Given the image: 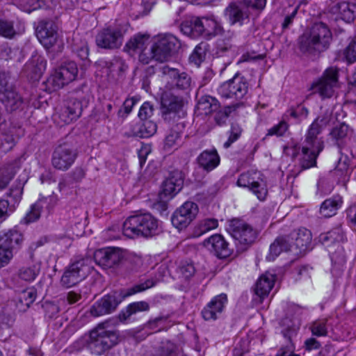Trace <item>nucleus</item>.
<instances>
[{
  "mask_svg": "<svg viewBox=\"0 0 356 356\" xmlns=\"http://www.w3.org/2000/svg\"><path fill=\"white\" fill-rule=\"evenodd\" d=\"M328 122L327 117L319 116L310 125L302 147L300 165L303 169L316 165L317 156L323 149V142L318 135Z\"/></svg>",
  "mask_w": 356,
  "mask_h": 356,
  "instance_id": "f257e3e1",
  "label": "nucleus"
},
{
  "mask_svg": "<svg viewBox=\"0 0 356 356\" xmlns=\"http://www.w3.org/2000/svg\"><path fill=\"white\" fill-rule=\"evenodd\" d=\"M120 341L118 330L107 322L99 323L88 333V346L94 354L100 355L116 346Z\"/></svg>",
  "mask_w": 356,
  "mask_h": 356,
  "instance_id": "f03ea898",
  "label": "nucleus"
},
{
  "mask_svg": "<svg viewBox=\"0 0 356 356\" xmlns=\"http://www.w3.org/2000/svg\"><path fill=\"white\" fill-rule=\"evenodd\" d=\"M158 227V220L151 213H140L131 216L125 220L123 233L129 238H148L157 233Z\"/></svg>",
  "mask_w": 356,
  "mask_h": 356,
  "instance_id": "7ed1b4c3",
  "label": "nucleus"
},
{
  "mask_svg": "<svg viewBox=\"0 0 356 356\" xmlns=\"http://www.w3.org/2000/svg\"><path fill=\"white\" fill-rule=\"evenodd\" d=\"M332 35L328 26L321 22L312 26L309 33L300 38V47L303 51L327 49L332 41Z\"/></svg>",
  "mask_w": 356,
  "mask_h": 356,
  "instance_id": "20e7f679",
  "label": "nucleus"
},
{
  "mask_svg": "<svg viewBox=\"0 0 356 356\" xmlns=\"http://www.w3.org/2000/svg\"><path fill=\"white\" fill-rule=\"evenodd\" d=\"M181 29L193 37L203 35L209 38L222 33V28L213 15L193 17L181 24Z\"/></svg>",
  "mask_w": 356,
  "mask_h": 356,
  "instance_id": "39448f33",
  "label": "nucleus"
},
{
  "mask_svg": "<svg viewBox=\"0 0 356 356\" xmlns=\"http://www.w3.org/2000/svg\"><path fill=\"white\" fill-rule=\"evenodd\" d=\"M79 69L73 61L63 63L55 68L45 81L46 90L49 92L58 91L77 78Z\"/></svg>",
  "mask_w": 356,
  "mask_h": 356,
  "instance_id": "423d86ee",
  "label": "nucleus"
},
{
  "mask_svg": "<svg viewBox=\"0 0 356 356\" xmlns=\"http://www.w3.org/2000/svg\"><path fill=\"white\" fill-rule=\"evenodd\" d=\"M125 50L131 54H137L139 60L148 64L154 59L152 44L150 45L149 34L138 33L131 37L124 47Z\"/></svg>",
  "mask_w": 356,
  "mask_h": 356,
  "instance_id": "0eeeda50",
  "label": "nucleus"
},
{
  "mask_svg": "<svg viewBox=\"0 0 356 356\" xmlns=\"http://www.w3.org/2000/svg\"><path fill=\"white\" fill-rule=\"evenodd\" d=\"M81 112V103L76 99H69L56 108L53 120L56 124L63 127L78 120Z\"/></svg>",
  "mask_w": 356,
  "mask_h": 356,
  "instance_id": "6e6552de",
  "label": "nucleus"
},
{
  "mask_svg": "<svg viewBox=\"0 0 356 356\" xmlns=\"http://www.w3.org/2000/svg\"><path fill=\"white\" fill-rule=\"evenodd\" d=\"M338 68L329 67L319 79L312 83L311 90L313 93H318L322 98L330 97L334 94V88L338 87Z\"/></svg>",
  "mask_w": 356,
  "mask_h": 356,
  "instance_id": "1a4fd4ad",
  "label": "nucleus"
},
{
  "mask_svg": "<svg viewBox=\"0 0 356 356\" xmlns=\"http://www.w3.org/2000/svg\"><path fill=\"white\" fill-rule=\"evenodd\" d=\"M179 47L178 39L171 34L159 35L154 38L152 51L154 59L159 62L168 60L171 53Z\"/></svg>",
  "mask_w": 356,
  "mask_h": 356,
  "instance_id": "9d476101",
  "label": "nucleus"
},
{
  "mask_svg": "<svg viewBox=\"0 0 356 356\" xmlns=\"http://www.w3.org/2000/svg\"><path fill=\"white\" fill-rule=\"evenodd\" d=\"M248 83L245 77L236 74L232 79L223 82L218 88L223 98L242 99L248 92Z\"/></svg>",
  "mask_w": 356,
  "mask_h": 356,
  "instance_id": "9b49d317",
  "label": "nucleus"
},
{
  "mask_svg": "<svg viewBox=\"0 0 356 356\" xmlns=\"http://www.w3.org/2000/svg\"><path fill=\"white\" fill-rule=\"evenodd\" d=\"M88 259H79L70 264L64 272L60 282L63 286L71 287L83 280L88 275L90 267Z\"/></svg>",
  "mask_w": 356,
  "mask_h": 356,
  "instance_id": "f8f14e48",
  "label": "nucleus"
},
{
  "mask_svg": "<svg viewBox=\"0 0 356 356\" xmlns=\"http://www.w3.org/2000/svg\"><path fill=\"white\" fill-rule=\"evenodd\" d=\"M0 101L10 111L21 108L24 104L22 97L9 84L3 75H0Z\"/></svg>",
  "mask_w": 356,
  "mask_h": 356,
  "instance_id": "ddd939ff",
  "label": "nucleus"
},
{
  "mask_svg": "<svg viewBox=\"0 0 356 356\" xmlns=\"http://www.w3.org/2000/svg\"><path fill=\"white\" fill-rule=\"evenodd\" d=\"M161 113L165 120L170 119L179 114L184 105L181 97L165 88L161 97Z\"/></svg>",
  "mask_w": 356,
  "mask_h": 356,
  "instance_id": "4468645a",
  "label": "nucleus"
},
{
  "mask_svg": "<svg viewBox=\"0 0 356 356\" xmlns=\"http://www.w3.org/2000/svg\"><path fill=\"white\" fill-rule=\"evenodd\" d=\"M58 26L52 21H41L36 28L40 42L46 49H50L60 41Z\"/></svg>",
  "mask_w": 356,
  "mask_h": 356,
  "instance_id": "2eb2a0df",
  "label": "nucleus"
},
{
  "mask_svg": "<svg viewBox=\"0 0 356 356\" xmlns=\"http://www.w3.org/2000/svg\"><path fill=\"white\" fill-rule=\"evenodd\" d=\"M77 156L76 150L70 145H59L54 152L51 163L59 170H67L75 161Z\"/></svg>",
  "mask_w": 356,
  "mask_h": 356,
  "instance_id": "dca6fc26",
  "label": "nucleus"
},
{
  "mask_svg": "<svg viewBox=\"0 0 356 356\" xmlns=\"http://www.w3.org/2000/svg\"><path fill=\"white\" fill-rule=\"evenodd\" d=\"M198 207L193 202H184L173 214L172 225L179 229L186 228L196 218Z\"/></svg>",
  "mask_w": 356,
  "mask_h": 356,
  "instance_id": "f3484780",
  "label": "nucleus"
},
{
  "mask_svg": "<svg viewBox=\"0 0 356 356\" xmlns=\"http://www.w3.org/2000/svg\"><path fill=\"white\" fill-rule=\"evenodd\" d=\"M229 229L233 237L243 244H250L257 238V231L249 224L240 219L230 222Z\"/></svg>",
  "mask_w": 356,
  "mask_h": 356,
  "instance_id": "a211bd4d",
  "label": "nucleus"
},
{
  "mask_svg": "<svg viewBox=\"0 0 356 356\" xmlns=\"http://www.w3.org/2000/svg\"><path fill=\"white\" fill-rule=\"evenodd\" d=\"M123 33L120 29L108 27L100 31L96 36V44L104 49H115L121 46Z\"/></svg>",
  "mask_w": 356,
  "mask_h": 356,
  "instance_id": "6ab92c4d",
  "label": "nucleus"
},
{
  "mask_svg": "<svg viewBox=\"0 0 356 356\" xmlns=\"http://www.w3.org/2000/svg\"><path fill=\"white\" fill-rule=\"evenodd\" d=\"M162 72L164 75V81L166 82L165 89L172 90L176 87L184 90L190 86L191 79L186 74H179L177 70L168 66L162 68Z\"/></svg>",
  "mask_w": 356,
  "mask_h": 356,
  "instance_id": "aec40b11",
  "label": "nucleus"
},
{
  "mask_svg": "<svg viewBox=\"0 0 356 356\" xmlns=\"http://www.w3.org/2000/svg\"><path fill=\"white\" fill-rule=\"evenodd\" d=\"M120 302L117 293L106 295L90 308L89 312L94 317L109 314L115 310Z\"/></svg>",
  "mask_w": 356,
  "mask_h": 356,
  "instance_id": "412c9836",
  "label": "nucleus"
},
{
  "mask_svg": "<svg viewBox=\"0 0 356 356\" xmlns=\"http://www.w3.org/2000/svg\"><path fill=\"white\" fill-rule=\"evenodd\" d=\"M202 245L208 251L218 258H227L232 253L229 243L220 234H213L209 236L202 242Z\"/></svg>",
  "mask_w": 356,
  "mask_h": 356,
  "instance_id": "4be33fe9",
  "label": "nucleus"
},
{
  "mask_svg": "<svg viewBox=\"0 0 356 356\" xmlns=\"http://www.w3.org/2000/svg\"><path fill=\"white\" fill-rule=\"evenodd\" d=\"M275 280V276L268 273H266L259 277L254 289V293L257 297L254 300L255 302L259 304L263 302L274 286Z\"/></svg>",
  "mask_w": 356,
  "mask_h": 356,
  "instance_id": "5701e85b",
  "label": "nucleus"
},
{
  "mask_svg": "<svg viewBox=\"0 0 356 356\" xmlns=\"http://www.w3.org/2000/svg\"><path fill=\"white\" fill-rule=\"evenodd\" d=\"M286 237L289 238V242L294 246L293 251L298 250L300 253L309 248L312 240L311 232L306 228L294 230Z\"/></svg>",
  "mask_w": 356,
  "mask_h": 356,
  "instance_id": "b1692460",
  "label": "nucleus"
},
{
  "mask_svg": "<svg viewBox=\"0 0 356 356\" xmlns=\"http://www.w3.org/2000/svg\"><path fill=\"white\" fill-rule=\"evenodd\" d=\"M227 302L226 294L222 293L215 296L203 309L202 315L204 320H216Z\"/></svg>",
  "mask_w": 356,
  "mask_h": 356,
  "instance_id": "393cba45",
  "label": "nucleus"
},
{
  "mask_svg": "<svg viewBox=\"0 0 356 356\" xmlns=\"http://www.w3.org/2000/svg\"><path fill=\"white\" fill-rule=\"evenodd\" d=\"M123 251L117 248H106L97 250L95 253L96 259L107 267L119 264L123 259Z\"/></svg>",
  "mask_w": 356,
  "mask_h": 356,
  "instance_id": "a878e982",
  "label": "nucleus"
},
{
  "mask_svg": "<svg viewBox=\"0 0 356 356\" xmlns=\"http://www.w3.org/2000/svg\"><path fill=\"white\" fill-rule=\"evenodd\" d=\"M184 179L181 173L179 171L172 172L164 181L160 196L168 199L172 198L181 191Z\"/></svg>",
  "mask_w": 356,
  "mask_h": 356,
  "instance_id": "bb28decb",
  "label": "nucleus"
},
{
  "mask_svg": "<svg viewBox=\"0 0 356 356\" xmlns=\"http://www.w3.org/2000/svg\"><path fill=\"white\" fill-rule=\"evenodd\" d=\"M157 130V124L152 120H143L142 123H134L129 125L126 132L128 137L149 138Z\"/></svg>",
  "mask_w": 356,
  "mask_h": 356,
  "instance_id": "cd10ccee",
  "label": "nucleus"
},
{
  "mask_svg": "<svg viewBox=\"0 0 356 356\" xmlns=\"http://www.w3.org/2000/svg\"><path fill=\"white\" fill-rule=\"evenodd\" d=\"M331 12L346 22L356 19V3L350 1H340L331 8Z\"/></svg>",
  "mask_w": 356,
  "mask_h": 356,
  "instance_id": "c85d7f7f",
  "label": "nucleus"
},
{
  "mask_svg": "<svg viewBox=\"0 0 356 356\" xmlns=\"http://www.w3.org/2000/svg\"><path fill=\"white\" fill-rule=\"evenodd\" d=\"M225 15L232 24L237 22L242 24L244 20L248 19L250 13L247 10L244 5H237L235 3H230L225 9Z\"/></svg>",
  "mask_w": 356,
  "mask_h": 356,
  "instance_id": "c756f323",
  "label": "nucleus"
},
{
  "mask_svg": "<svg viewBox=\"0 0 356 356\" xmlns=\"http://www.w3.org/2000/svg\"><path fill=\"white\" fill-rule=\"evenodd\" d=\"M294 246L286 236L277 237L270 246L269 254L266 257L268 261L274 260L282 252L293 251Z\"/></svg>",
  "mask_w": 356,
  "mask_h": 356,
  "instance_id": "7c9ffc66",
  "label": "nucleus"
},
{
  "mask_svg": "<svg viewBox=\"0 0 356 356\" xmlns=\"http://www.w3.org/2000/svg\"><path fill=\"white\" fill-rule=\"evenodd\" d=\"M200 167L207 171L216 168L220 163V156L216 149L204 150L197 159Z\"/></svg>",
  "mask_w": 356,
  "mask_h": 356,
  "instance_id": "2f4dec72",
  "label": "nucleus"
},
{
  "mask_svg": "<svg viewBox=\"0 0 356 356\" xmlns=\"http://www.w3.org/2000/svg\"><path fill=\"white\" fill-rule=\"evenodd\" d=\"M21 168L20 161L15 160L0 168V190L5 188Z\"/></svg>",
  "mask_w": 356,
  "mask_h": 356,
  "instance_id": "473e14b6",
  "label": "nucleus"
},
{
  "mask_svg": "<svg viewBox=\"0 0 356 356\" xmlns=\"http://www.w3.org/2000/svg\"><path fill=\"white\" fill-rule=\"evenodd\" d=\"M264 175L259 171L256 170H248L241 174L237 180V185L239 187L246 188L251 190L256 184L261 186L258 183Z\"/></svg>",
  "mask_w": 356,
  "mask_h": 356,
  "instance_id": "72a5a7b5",
  "label": "nucleus"
},
{
  "mask_svg": "<svg viewBox=\"0 0 356 356\" xmlns=\"http://www.w3.org/2000/svg\"><path fill=\"white\" fill-rule=\"evenodd\" d=\"M22 240V234L17 229H10L0 234V244L13 251L18 248Z\"/></svg>",
  "mask_w": 356,
  "mask_h": 356,
  "instance_id": "f704fd0d",
  "label": "nucleus"
},
{
  "mask_svg": "<svg viewBox=\"0 0 356 356\" xmlns=\"http://www.w3.org/2000/svg\"><path fill=\"white\" fill-rule=\"evenodd\" d=\"M343 203L340 197H333L325 200L321 205L320 213L324 218H330L336 215L337 210Z\"/></svg>",
  "mask_w": 356,
  "mask_h": 356,
  "instance_id": "c9c22d12",
  "label": "nucleus"
},
{
  "mask_svg": "<svg viewBox=\"0 0 356 356\" xmlns=\"http://www.w3.org/2000/svg\"><path fill=\"white\" fill-rule=\"evenodd\" d=\"M47 67L46 60L41 56L33 55L26 65L27 71L32 74L33 78H39Z\"/></svg>",
  "mask_w": 356,
  "mask_h": 356,
  "instance_id": "e433bc0d",
  "label": "nucleus"
},
{
  "mask_svg": "<svg viewBox=\"0 0 356 356\" xmlns=\"http://www.w3.org/2000/svg\"><path fill=\"white\" fill-rule=\"evenodd\" d=\"M218 227V220L216 218H208L200 220L193 227L192 236L199 237L205 233L216 229Z\"/></svg>",
  "mask_w": 356,
  "mask_h": 356,
  "instance_id": "4c0bfd02",
  "label": "nucleus"
},
{
  "mask_svg": "<svg viewBox=\"0 0 356 356\" xmlns=\"http://www.w3.org/2000/svg\"><path fill=\"white\" fill-rule=\"evenodd\" d=\"M218 101L209 95L202 97L197 104V108L202 115H210L219 109Z\"/></svg>",
  "mask_w": 356,
  "mask_h": 356,
  "instance_id": "58836bf2",
  "label": "nucleus"
},
{
  "mask_svg": "<svg viewBox=\"0 0 356 356\" xmlns=\"http://www.w3.org/2000/svg\"><path fill=\"white\" fill-rule=\"evenodd\" d=\"M345 240V233L341 226L337 227L320 235V241L321 243L327 245L335 243L343 242Z\"/></svg>",
  "mask_w": 356,
  "mask_h": 356,
  "instance_id": "ea45409f",
  "label": "nucleus"
},
{
  "mask_svg": "<svg viewBox=\"0 0 356 356\" xmlns=\"http://www.w3.org/2000/svg\"><path fill=\"white\" fill-rule=\"evenodd\" d=\"M36 292L33 289H29L23 291L19 296L17 306L19 310L25 311L35 301Z\"/></svg>",
  "mask_w": 356,
  "mask_h": 356,
  "instance_id": "a19ab883",
  "label": "nucleus"
},
{
  "mask_svg": "<svg viewBox=\"0 0 356 356\" xmlns=\"http://www.w3.org/2000/svg\"><path fill=\"white\" fill-rule=\"evenodd\" d=\"M40 272V267L38 264L23 266L19 270V277L26 282L33 281Z\"/></svg>",
  "mask_w": 356,
  "mask_h": 356,
  "instance_id": "79ce46f5",
  "label": "nucleus"
},
{
  "mask_svg": "<svg viewBox=\"0 0 356 356\" xmlns=\"http://www.w3.org/2000/svg\"><path fill=\"white\" fill-rule=\"evenodd\" d=\"M339 56L349 64L356 62V37L341 51Z\"/></svg>",
  "mask_w": 356,
  "mask_h": 356,
  "instance_id": "37998d69",
  "label": "nucleus"
},
{
  "mask_svg": "<svg viewBox=\"0 0 356 356\" xmlns=\"http://www.w3.org/2000/svg\"><path fill=\"white\" fill-rule=\"evenodd\" d=\"M17 35L14 27V22L7 19H0V36L8 39H13Z\"/></svg>",
  "mask_w": 356,
  "mask_h": 356,
  "instance_id": "c03bdc74",
  "label": "nucleus"
},
{
  "mask_svg": "<svg viewBox=\"0 0 356 356\" xmlns=\"http://www.w3.org/2000/svg\"><path fill=\"white\" fill-rule=\"evenodd\" d=\"M156 284V281L154 279H148L143 283L134 285L129 289L124 295V297L132 296L135 293L143 292L148 289L152 288Z\"/></svg>",
  "mask_w": 356,
  "mask_h": 356,
  "instance_id": "a18cd8bd",
  "label": "nucleus"
},
{
  "mask_svg": "<svg viewBox=\"0 0 356 356\" xmlns=\"http://www.w3.org/2000/svg\"><path fill=\"white\" fill-rule=\"evenodd\" d=\"M327 320L326 318L315 321L310 327L313 335L316 337H324L327 334Z\"/></svg>",
  "mask_w": 356,
  "mask_h": 356,
  "instance_id": "49530a36",
  "label": "nucleus"
},
{
  "mask_svg": "<svg viewBox=\"0 0 356 356\" xmlns=\"http://www.w3.org/2000/svg\"><path fill=\"white\" fill-rule=\"evenodd\" d=\"M258 183L261 186H257L256 184L250 190L260 201H264L268 195V191L267 188V183L264 176L261 181Z\"/></svg>",
  "mask_w": 356,
  "mask_h": 356,
  "instance_id": "de8ad7c7",
  "label": "nucleus"
},
{
  "mask_svg": "<svg viewBox=\"0 0 356 356\" xmlns=\"http://www.w3.org/2000/svg\"><path fill=\"white\" fill-rule=\"evenodd\" d=\"M177 350V346L170 341L162 343L156 353L154 356H175Z\"/></svg>",
  "mask_w": 356,
  "mask_h": 356,
  "instance_id": "09e8293b",
  "label": "nucleus"
},
{
  "mask_svg": "<svg viewBox=\"0 0 356 356\" xmlns=\"http://www.w3.org/2000/svg\"><path fill=\"white\" fill-rule=\"evenodd\" d=\"M42 206L39 204H35L24 218V221L25 223L29 224L37 220L40 216Z\"/></svg>",
  "mask_w": 356,
  "mask_h": 356,
  "instance_id": "8fccbe9b",
  "label": "nucleus"
},
{
  "mask_svg": "<svg viewBox=\"0 0 356 356\" xmlns=\"http://www.w3.org/2000/svg\"><path fill=\"white\" fill-rule=\"evenodd\" d=\"M13 252L10 248L0 244V268L10 263L13 257Z\"/></svg>",
  "mask_w": 356,
  "mask_h": 356,
  "instance_id": "3c124183",
  "label": "nucleus"
},
{
  "mask_svg": "<svg viewBox=\"0 0 356 356\" xmlns=\"http://www.w3.org/2000/svg\"><path fill=\"white\" fill-rule=\"evenodd\" d=\"M349 131L348 126L346 124H341L334 127L330 132L331 136L337 140H341L346 137Z\"/></svg>",
  "mask_w": 356,
  "mask_h": 356,
  "instance_id": "603ef678",
  "label": "nucleus"
},
{
  "mask_svg": "<svg viewBox=\"0 0 356 356\" xmlns=\"http://www.w3.org/2000/svg\"><path fill=\"white\" fill-rule=\"evenodd\" d=\"M149 309V304L145 301L136 302L130 304L127 307V313L132 315L137 312L148 311Z\"/></svg>",
  "mask_w": 356,
  "mask_h": 356,
  "instance_id": "864d4df0",
  "label": "nucleus"
},
{
  "mask_svg": "<svg viewBox=\"0 0 356 356\" xmlns=\"http://www.w3.org/2000/svg\"><path fill=\"white\" fill-rule=\"evenodd\" d=\"M288 129L289 124H287L286 122L282 120L280 122L277 124L271 127L268 131V135L282 136L286 132Z\"/></svg>",
  "mask_w": 356,
  "mask_h": 356,
  "instance_id": "5fc2aeb1",
  "label": "nucleus"
},
{
  "mask_svg": "<svg viewBox=\"0 0 356 356\" xmlns=\"http://www.w3.org/2000/svg\"><path fill=\"white\" fill-rule=\"evenodd\" d=\"M153 105L149 102H146L140 106L138 112V117L142 120H147L153 115Z\"/></svg>",
  "mask_w": 356,
  "mask_h": 356,
  "instance_id": "6e6d98bb",
  "label": "nucleus"
},
{
  "mask_svg": "<svg viewBox=\"0 0 356 356\" xmlns=\"http://www.w3.org/2000/svg\"><path fill=\"white\" fill-rule=\"evenodd\" d=\"M243 4L247 10L250 9L255 10H261L266 4V0H243Z\"/></svg>",
  "mask_w": 356,
  "mask_h": 356,
  "instance_id": "4d7b16f0",
  "label": "nucleus"
},
{
  "mask_svg": "<svg viewBox=\"0 0 356 356\" xmlns=\"http://www.w3.org/2000/svg\"><path fill=\"white\" fill-rule=\"evenodd\" d=\"M181 138L180 133L175 131H171L166 136L165 140V147L172 148L178 145Z\"/></svg>",
  "mask_w": 356,
  "mask_h": 356,
  "instance_id": "13d9d810",
  "label": "nucleus"
},
{
  "mask_svg": "<svg viewBox=\"0 0 356 356\" xmlns=\"http://www.w3.org/2000/svg\"><path fill=\"white\" fill-rule=\"evenodd\" d=\"M241 134V129L238 126H232L228 140L224 143V147L228 148L233 143L237 140Z\"/></svg>",
  "mask_w": 356,
  "mask_h": 356,
  "instance_id": "bf43d9fd",
  "label": "nucleus"
},
{
  "mask_svg": "<svg viewBox=\"0 0 356 356\" xmlns=\"http://www.w3.org/2000/svg\"><path fill=\"white\" fill-rule=\"evenodd\" d=\"M22 8L26 13H31L40 7L38 0L22 1L21 3Z\"/></svg>",
  "mask_w": 356,
  "mask_h": 356,
  "instance_id": "052dcab7",
  "label": "nucleus"
},
{
  "mask_svg": "<svg viewBox=\"0 0 356 356\" xmlns=\"http://www.w3.org/2000/svg\"><path fill=\"white\" fill-rule=\"evenodd\" d=\"M195 267L191 264H184L180 268V273L181 275L186 279L191 277L195 274Z\"/></svg>",
  "mask_w": 356,
  "mask_h": 356,
  "instance_id": "680f3d73",
  "label": "nucleus"
},
{
  "mask_svg": "<svg viewBox=\"0 0 356 356\" xmlns=\"http://www.w3.org/2000/svg\"><path fill=\"white\" fill-rule=\"evenodd\" d=\"M346 216L348 222L356 227V204L351 205L347 209Z\"/></svg>",
  "mask_w": 356,
  "mask_h": 356,
  "instance_id": "e2e57ef3",
  "label": "nucleus"
},
{
  "mask_svg": "<svg viewBox=\"0 0 356 356\" xmlns=\"http://www.w3.org/2000/svg\"><path fill=\"white\" fill-rule=\"evenodd\" d=\"M9 203L7 200H0V223L2 222L8 216V208Z\"/></svg>",
  "mask_w": 356,
  "mask_h": 356,
  "instance_id": "0e129e2a",
  "label": "nucleus"
},
{
  "mask_svg": "<svg viewBox=\"0 0 356 356\" xmlns=\"http://www.w3.org/2000/svg\"><path fill=\"white\" fill-rule=\"evenodd\" d=\"M321 343L314 338H309L305 341V347L307 350H316L320 348Z\"/></svg>",
  "mask_w": 356,
  "mask_h": 356,
  "instance_id": "69168bd1",
  "label": "nucleus"
},
{
  "mask_svg": "<svg viewBox=\"0 0 356 356\" xmlns=\"http://www.w3.org/2000/svg\"><path fill=\"white\" fill-rule=\"evenodd\" d=\"M137 102V99L135 97H129L125 99L123 104V108L127 114L131 112L132 108Z\"/></svg>",
  "mask_w": 356,
  "mask_h": 356,
  "instance_id": "338daca9",
  "label": "nucleus"
},
{
  "mask_svg": "<svg viewBox=\"0 0 356 356\" xmlns=\"http://www.w3.org/2000/svg\"><path fill=\"white\" fill-rule=\"evenodd\" d=\"M15 140L13 136H6L1 144L3 151H8L11 149L15 145Z\"/></svg>",
  "mask_w": 356,
  "mask_h": 356,
  "instance_id": "774afa93",
  "label": "nucleus"
}]
</instances>
